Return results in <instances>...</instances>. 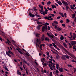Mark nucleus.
Returning <instances> with one entry per match:
<instances>
[{"mask_svg": "<svg viewBox=\"0 0 76 76\" xmlns=\"http://www.w3.org/2000/svg\"><path fill=\"white\" fill-rule=\"evenodd\" d=\"M42 4H43V5H44V2L43 1L42 2Z\"/></svg>", "mask_w": 76, "mask_h": 76, "instance_id": "nucleus-63", "label": "nucleus"}, {"mask_svg": "<svg viewBox=\"0 0 76 76\" xmlns=\"http://www.w3.org/2000/svg\"><path fill=\"white\" fill-rule=\"evenodd\" d=\"M52 7L53 9H54V8H56V6L54 5H52Z\"/></svg>", "mask_w": 76, "mask_h": 76, "instance_id": "nucleus-22", "label": "nucleus"}, {"mask_svg": "<svg viewBox=\"0 0 76 76\" xmlns=\"http://www.w3.org/2000/svg\"><path fill=\"white\" fill-rule=\"evenodd\" d=\"M59 70L61 72H63V69L62 68H59Z\"/></svg>", "mask_w": 76, "mask_h": 76, "instance_id": "nucleus-15", "label": "nucleus"}, {"mask_svg": "<svg viewBox=\"0 0 76 76\" xmlns=\"http://www.w3.org/2000/svg\"><path fill=\"white\" fill-rule=\"evenodd\" d=\"M9 53L10 54H11L12 55L13 54V53H12V52H11V51H10V50H9L8 52L6 51V54H7V55L8 56H9V57H11V55H10Z\"/></svg>", "mask_w": 76, "mask_h": 76, "instance_id": "nucleus-5", "label": "nucleus"}, {"mask_svg": "<svg viewBox=\"0 0 76 76\" xmlns=\"http://www.w3.org/2000/svg\"><path fill=\"white\" fill-rule=\"evenodd\" d=\"M60 39L62 41L64 39V37L63 36L61 35V37L60 38Z\"/></svg>", "mask_w": 76, "mask_h": 76, "instance_id": "nucleus-20", "label": "nucleus"}, {"mask_svg": "<svg viewBox=\"0 0 76 76\" xmlns=\"http://www.w3.org/2000/svg\"><path fill=\"white\" fill-rule=\"evenodd\" d=\"M42 41H43L44 40V35H43L42 37L41 38Z\"/></svg>", "mask_w": 76, "mask_h": 76, "instance_id": "nucleus-18", "label": "nucleus"}, {"mask_svg": "<svg viewBox=\"0 0 76 76\" xmlns=\"http://www.w3.org/2000/svg\"><path fill=\"white\" fill-rule=\"evenodd\" d=\"M72 18H75V14H73V15H72Z\"/></svg>", "mask_w": 76, "mask_h": 76, "instance_id": "nucleus-42", "label": "nucleus"}, {"mask_svg": "<svg viewBox=\"0 0 76 76\" xmlns=\"http://www.w3.org/2000/svg\"><path fill=\"white\" fill-rule=\"evenodd\" d=\"M70 8L71 9H73V10H75V8L73 7V6L72 5H70Z\"/></svg>", "mask_w": 76, "mask_h": 76, "instance_id": "nucleus-23", "label": "nucleus"}, {"mask_svg": "<svg viewBox=\"0 0 76 76\" xmlns=\"http://www.w3.org/2000/svg\"><path fill=\"white\" fill-rule=\"evenodd\" d=\"M60 16L57 17V19H60Z\"/></svg>", "mask_w": 76, "mask_h": 76, "instance_id": "nucleus-62", "label": "nucleus"}, {"mask_svg": "<svg viewBox=\"0 0 76 76\" xmlns=\"http://www.w3.org/2000/svg\"><path fill=\"white\" fill-rule=\"evenodd\" d=\"M74 20L75 22H76V17H75Z\"/></svg>", "mask_w": 76, "mask_h": 76, "instance_id": "nucleus-54", "label": "nucleus"}, {"mask_svg": "<svg viewBox=\"0 0 76 76\" xmlns=\"http://www.w3.org/2000/svg\"><path fill=\"white\" fill-rule=\"evenodd\" d=\"M45 29V27L44 26L43 27H42V31L44 32Z\"/></svg>", "mask_w": 76, "mask_h": 76, "instance_id": "nucleus-21", "label": "nucleus"}, {"mask_svg": "<svg viewBox=\"0 0 76 76\" xmlns=\"http://www.w3.org/2000/svg\"><path fill=\"white\" fill-rule=\"evenodd\" d=\"M21 51H20L19 53H20V54H23V53H22Z\"/></svg>", "mask_w": 76, "mask_h": 76, "instance_id": "nucleus-56", "label": "nucleus"}, {"mask_svg": "<svg viewBox=\"0 0 76 76\" xmlns=\"http://www.w3.org/2000/svg\"><path fill=\"white\" fill-rule=\"evenodd\" d=\"M52 17L51 16H50L49 17H47L45 16L44 18V19H48V20H52L53 18H51Z\"/></svg>", "mask_w": 76, "mask_h": 76, "instance_id": "nucleus-3", "label": "nucleus"}, {"mask_svg": "<svg viewBox=\"0 0 76 76\" xmlns=\"http://www.w3.org/2000/svg\"><path fill=\"white\" fill-rule=\"evenodd\" d=\"M29 15L30 16V17H31V18H33V17H34L35 16V15H32V14L31 13H29Z\"/></svg>", "mask_w": 76, "mask_h": 76, "instance_id": "nucleus-12", "label": "nucleus"}, {"mask_svg": "<svg viewBox=\"0 0 76 76\" xmlns=\"http://www.w3.org/2000/svg\"><path fill=\"white\" fill-rule=\"evenodd\" d=\"M60 22L61 23H63V21L62 20H61L60 21Z\"/></svg>", "mask_w": 76, "mask_h": 76, "instance_id": "nucleus-55", "label": "nucleus"}, {"mask_svg": "<svg viewBox=\"0 0 76 76\" xmlns=\"http://www.w3.org/2000/svg\"><path fill=\"white\" fill-rule=\"evenodd\" d=\"M57 3H58V4H59V5H60V6L62 5L63 4H62V3L60 1H58L57 2Z\"/></svg>", "mask_w": 76, "mask_h": 76, "instance_id": "nucleus-14", "label": "nucleus"}, {"mask_svg": "<svg viewBox=\"0 0 76 76\" xmlns=\"http://www.w3.org/2000/svg\"><path fill=\"white\" fill-rule=\"evenodd\" d=\"M50 4L51 2H50V1H49L47 3V5H50Z\"/></svg>", "mask_w": 76, "mask_h": 76, "instance_id": "nucleus-29", "label": "nucleus"}, {"mask_svg": "<svg viewBox=\"0 0 76 76\" xmlns=\"http://www.w3.org/2000/svg\"><path fill=\"white\" fill-rule=\"evenodd\" d=\"M37 25H39V24H42V22H41L37 21Z\"/></svg>", "mask_w": 76, "mask_h": 76, "instance_id": "nucleus-27", "label": "nucleus"}, {"mask_svg": "<svg viewBox=\"0 0 76 76\" xmlns=\"http://www.w3.org/2000/svg\"><path fill=\"white\" fill-rule=\"evenodd\" d=\"M70 35H71V38H72L73 36H72V33H70Z\"/></svg>", "mask_w": 76, "mask_h": 76, "instance_id": "nucleus-53", "label": "nucleus"}, {"mask_svg": "<svg viewBox=\"0 0 76 76\" xmlns=\"http://www.w3.org/2000/svg\"><path fill=\"white\" fill-rule=\"evenodd\" d=\"M45 24H46V25H49V23H46Z\"/></svg>", "mask_w": 76, "mask_h": 76, "instance_id": "nucleus-64", "label": "nucleus"}, {"mask_svg": "<svg viewBox=\"0 0 76 76\" xmlns=\"http://www.w3.org/2000/svg\"><path fill=\"white\" fill-rule=\"evenodd\" d=\"M62 26H64V27H65V26H66V25L64 24H63L62 25Z\"/></svg>", "mask_w": 76, "mask_h": 76, "instance_id": "nucleus-51", "label": "nucleus"}, {"mask_svg": "<svg viewBox=\"0 0 76 76\" xmlns=\"http://www.w3.org/2000/svg\"><path fill=\"white\" fill-rule=\"evenodd\" d=\"M4 68L6 70H7V71H9V69H8L7 68L6 66H5Z\"/></svg>", "mask_w": 76, "mask_h": 76, "instance_id": "nucleus-41", "label": "nucleus"}, {"mask_svg": "<svg viewBox=\"0 0 76 76\" xmlns=\"http://www.w3.org/2000/svg\"><path fill=\"white\" fill-rule=\"evenodd\" d=\"M71 61H72V62H75V63H76V61H75L74 60H71Z\"/></svg>", "mask_w": 76, "mask_h": 76, "instance_id": "nucleus-61", "label": "nucleus"}, {"mask_svg": "<svg viewBox=\"0 0 76 76\" xmlns=\"http://www.w3.org/2000/svg\"><path fill=\"white\" fill-rule=\"evenodd\" d=\"M55 73L57 75H58V71L56 70V71Z\"/></svg>", "mask_w": 76, "mask_h": 76, "instance_id": "nucleus-25", "label": "nucleus"}, {"mask_svg": "<svg viewBox=\"0 0 76 76\" xmlns=\"http://www.w3.org/2000/svg\"><path fill=\"white\" fill-rule=\"evenodd\" d=\"M45 61V58H42V61L41 60L42 62V64L43 65H44V61Z\"/></svg>", "mask_w": 76, "mask_h": 76, "instance_id": "nucleus-26", "label": "nucleus"}, {"mask_svg": "<svg viewBox=\"0 0 76 76\" xmlns=\"http://www.w3.org/2000/svg\"><path fill=\"white\" fill-rule=\"evenodd\" d=\"M68 67H72V65L70 64H68Z\"/></svg>", "mask_w": 76, "mask_h": 76, "instance_id": "nucleus-39", "label": "nucleus"}, {"mask_svg": "<svg viewBox=\"0 0 76 76\" xmlns=\"http://www.w3.org/2000/svg\"><path fill=\"white\" fill-rule=\"evenodd\" d=\"M65 57H66L65 55H64L62 57V59H63L64 60L65 59Z\"/></svg>", "mask_w": 76, "mask_h": 76, "instance_id": "nucleus-28", "label": "nucleus"}, {"mask_svg": "<svg viewBox=\"0 0 76 76\" xmlns=\"http://www.w3.org/2000/svg\"><path fill=\"white\" fill-rule=\"evenodd\" d=\"M56 69L57 70H58L60 67L59 66V65L58 64H56Z\"/></svg>", "mask_w": 76, "mask_h": 76, "instance_id": "nucleus-10", "label": "nucleus"}, {"mask_svg": "<svg viewBox=\"0 0 76 76\" xmlns=\"http://www.w3.org/2000/svg\"><path fill=\"white\" fill-rule=\"evenodd\" d=\"M66 15H67V14H66V13H64V15L65 18H66L67 17Z\"/></svg>", "mask_w": 76, "mask_h": 76, "instance_id": "nucleus-44", "label": "nucleus"}, {"mask_svg": "<svg viewBox=\"0 0 76 76\" xmlns=\"http://www.w3.org/2000/svg\"><path fill=\"white\" fill-rule=\"evenodd\" d=\"M51 66L53 68V69H54V68L55 67V64H53V65L52 64Z\"/></svg>", "mask_w": 76, "mask_h": 76, "instance_id": "nucleus-24", "label": "nucleus"}, {"mask_svg": "<svg viewBox=\"0 0 76 76\" xmlns=\"http://www.w3.org/2000/svg\"><path fill=\"white\" fill-rule=\"evenodd\" d=\"M52 26H54L55 25V24L54 23H52Z\"/></svg>", "mask_w": 76, "mask_h": 76, "instance_id": "nucleus-60", "label": "nucleus"}, {"mask_svg": "<svg viewBox=\"0 0 76 76\" xmlns=\"http://www.w3.org/2000/svg\"><path fill=\"white\" fill-rule=\"evenodd\" d=\"M49 63H50V64L51 66L53 64V62L51 61H49Z\"/></svg>", "mask_w": 76, "mask_h": 76, "instance_id": "nucleus-32", "label": "nucleus"}, {"mask_svg": "<svg viewBox=\"0 0 76 76\" xmlns=\"http://www.w3.org/2000/svg\"><path fill=\"white\" fill-rule=\"evenodd\" d=\"M63 48L64 50V51H65V52H66V53H68V54L69 55V56H71V54H70V53L69 52H68V51H67V50H66V49L64 48Z\"/></svg>", "mask_w": 76, "mask_h": 76, "instance_id": "nucleus-8", "label": "nucleus"}, {"mask_svg": "<svg viewBox=\"0 0 76 76\" xmlns=\"http://www.w3.org/2000/svg\"><path fill=\"white\" fill-rule=\"evenodd\" d=\"M26 72L27 74V75H28V72H29V70L27 69H26Z\"/></svg>", "mask_w": 76, "mask_h": 76, "instance_id": "nucleus-35", "label": "nucleus"}, {"mask_svg": "<svg viewBox=\"0 0 76 76\" xmlns=\"http://www.w3.org/2000/svg\"><path fill=\"white\" fill-rule=\"evenodd\" d=\"M53 50H54V51H56V52H58V51H57V50H56L55 49H54V48H53Z\"/></svg>", "mask_w": 76, "mask_h": 76, "instance_id": "nucleus-58", "label": "nucleus"}, {"mask_svg": "<svg viewBox=\"0 0 76 76\" xmlns=\"http://www.w3.org/2000/svg\"><path fill=\"white\" fill-rule=\"evenodd\" d=\"M53 74H52V72H50V75L49 76H52Z\"/></svg>", "mask_w": 76, "mask_h": 76, "instance_id": "nucleus-45", "label": "nucleus"}, {"mask_svg": "<svg viewBox=\"0 0 76 76\" xmlns=\"http://www.w3.org/2000/svg\"><path fill=\"white\" fill-rule=\"evenodd\" d=\"M40 11L41 13H42V12H43V8H41V10H40Z\"/></svg>", "mask_w": 76, "mask_h": 76, "instance_id": "nucleus-36", "label": "nucleus"}, {"mask_svg": "<svg viewBox=\"0 0 76 76\" xmlns=\"http://www.w3.org/2000/svg\"><path fill=\"white\" fill-rule=\"evenodd\" d=\"M73 37L72 40H75V38H76V34H75V33H73Z\"/></svg>", "mask_w": 76, "mask_h": 76, "instance_id": "nucleus-11", "label": "nucleus"}, {"mask_svg": "<svg viewBox=\"0 0 76 76\" xmlns=\"http://www.w3.org/2000/svg\"><path fill=\"white\" fill-rule=\"evenodd\" d=\"M71 43L72 45H74L76 44V41H72Z\"/></svg>", "mask_w": 76, "mask_h": 76, "instance_id": "nucleus-7", "label": "nucleus"}, {"mask_svg": "<svg viewBox=\"0 0 76 76\" xmlns=\"http://www.w3.org/2000/svg\"><path fill=\"white\" fill-rule=\"evenodd\" d=\"M61 2L63 4H64L65 5V6L66 7V10H68L69 9H70V8L67 5H68V3H67L66 2L64 1V0H61Z\"/></svg>", "mask_w": 76, "mask_h": 76, "instance_id": "nucleus-2", "label": "nucleus"}, {"mask_svg": "<svg viewBox=\"0 0 76 76\" xmlns=\"http://www.w3.org/2000/svg\"><path fill=\"white\" fill-rule=\"evenodd\" d=\"M63 45H64V47H65L66 48H67V45H66V44L64 43H63Z\"/></svg>", "mask_w": 76, "mask_h": 76, "instance_id": "nucleus-19", "label": "nucleus"}, {"mask_svg": "<svg viewBox=\"0 0 76 76\" xmlns=\"http://www.w3.org/2000/svg\"><path fill=\"white\" fill-rule=\"evenodd\" d=\"M51 51L52 52V53H55V54L56 53V52H54V51L53 50H51Z\"/></svg>", "mask_w": 76, "mask_h": 76, "instance_id": "nucleus-52", "label": "nucleus"}, {"mask_svg": "<svg viewBox=\"0 0 76 76\" xmlns=\"http://www.w3.org/2000/svg\"><path fill=\"white\" fill-rule=\"evenodd\" d=\"M33 10H34V11H37V9H36V8L35 7L33 8Z\"/></svg>", "mask_w": 76, "mask_h": 76, "instance_id": "nucleus-50", "label": "nucleus"}, {"mask_svg": "<svg viewBox=\"0 0 76 76\" xmlns=\"http://www.w3.org/2000/svg\"><path fill=\"white\" fill-rule=\"evenodd\" d=\"M60 14L61 16H62V17H63V18L64 17V15H63V13H60Z\"/></svg>", "mask_w": 76, "mask_h": 76, "instance_id": "nucleus-34", "label": "nucleus"}, {"mask_svg": "<svg viewBox=\"0 0 76 76\" xmlns=\"http://www.w3.org/2000/svg\"><path fill=\"white\" fill-rule=\"evenodd\" d=\"M73 69H74V72H76V69L75 68H73Z\"/></svg>", "mask_w": 76, "mask_h": 76, "instance_id": "nucleus-48", "label": "nucleus"}, {"mask_svg": "<svg viewBox=\"0 0 76 76\" xmlns=\"http://www.w3.org/2000/svg\"><path fill=\"white\" fill-rule=\"evenodd\" d=\"M57 30L58 31H61V28L58 27L57 28Z\"/></svg>", "mask_w": 76, "mask_h": 76, "instance_id": "nucleus-17", "label": "nucleus"}, {"mask_svg": "<svg viewBox=\"0 0 76 76\" xmlns=\"http://www.w3.org/2000/svg\"><path fill=\"white\" fill-rule=\"evenodd\" d=\"M17 74L18 75H20V76L22 75V74L20 73V72H19V70H17Z\"/></svg>", "mask_w": 76, "mask_h": 76, "instance_id": "nucleus-9", "label": "nucleus"}, {"mask_svg": "<svg viewBox=\"0 0 76 76\" xmlns=\"http://www.w3.org/2000/svg\"><path fill=\"white\" fill-rule=\"evenodd\" d=\"M39 7L40 8V9H42V8L43 7V6H41V5H39Z\"/></svg>", "mask_w": 76, "mask_h": 76, "instance_id": "nucleus-40", "label": "nucleus"}, {"mask_svg": "<svg viewBox=\"0 0 76 76\" xmlns=\"http://www.w3.org/2000/svg\"><path fill=\"white\" fill-rule=\"evenodd\" d=\"M70 22V21L69 19H66V22L67 23H68V22Z\"/></svg>", "mask_w": 76, "mask_h": 76, "instance_id": "nucleus-46", "label": "nucleus"}, {"mask_svg": "<svg viewBox=\"0 0 76 76\" xmlns=\"http://www.w3.org/2000/svg\"><path fill=\"white\" fill-rule=\"evenodd\" d=\"M49 67H50V69L51 70H53V68H52V67H51V65H50V64H49Z\"/></svg>", "mask_w": 76, "mask_h": 76, "instance_id": "nucleus-31", "label": "nucleus"}, {"mask_svg": "<svg viewBox=\"0 0 76 76\" xmlns=\"http://www.w3.org/2000/svg\"><path fill=\"white\" fill-rule=\"evenodd\" d=\"M41 44V39L39 38L37 39V42L36 43V45L37 47H38L39 46V44H40L39 48H42V44Z\"/></svg>", "mask_w": 76, "mask_h": 76, "instance_id": "nucleus-1", "label": "nucleus"}, {"mask_svg": "<svg viewBox=\"0 0 76 76\" xmlns=\"http://www.w3.org/2000/svg\"><path fill=\"white\" fill-rule=\"evenodd\" d=\"M51 16H52L53 17H54L55 16V15L53 14H50Z\"/></svg>", "mask_w": 76, "mask_h": 76, "instance_id": "nucleus-37", "label": "nucleus"}, {"mask_svg": "<svg viewBox=\"0 0 76 76\" xmlns=\"http://www.w3.org/2000/svg\"><path fill=\"white\" fill-rule=\"evenodd\" d=\"M16 50H18V51L19 53L20 51H22V50L20 49L19 48H16Z\"/></svg>", "mask_w": 76, "mask_h": 76, "instance_id": "nucleus-13", "label": "nucleus"}, {"mask_svg": "<svg viewBox=\"0 0 76 76\" xmlns=\"http://www.w3.org/2000/svg\"><path fill=\"white\" fill-rule=\"evenodd\" d=\"M47 34L48 37H49L50 39H52L53 38H54V37L53 36V34H51L49 33H47Z\"/></svg>", "mask_w": 76, "mask_h": 76, "instance_id": "nucleus-4", "label": "nucleus"}, {"mask_svg": "<svg viewBox=\"0 0 76 76\" xmlns=\"http://www.w3.org/2000/svg\"><path fill=\"white\" fill-rule=\"evenodd\" d=\"M52 44L53 45V47H55V48H56V49H57V50H58V51L60 50V49H59V48H58V47L57 46V45H56L55 43H53Z\"/></svg>", "mask_w": 76, "mask_h": 76, "instance_id": "nucleus-6", "label": "nucleus"}, {"mask_svg": "<svg viewBox=\"0 0 76 76\" xmlns=\"http://www.w3.org/2000/svg\"><path fill=\"white\" fill-rule=\"evenodd\" d=\"M45 40H46V41H48L49 42L50 41V39H49L47 37H46L45 38Z\"/></svg>", "mask_w": 76, "mask_h": 76, "instance_id": "nucleus-16", "label": "nucleus"}, {"mask_svg": "<svg viewBox=\"0 0 76 76\" xmlns=\"http://www.w3.org/2000/svg\"><path fill=\"white\" fill-rule=\"evenodd\" d=\"M21 51H20L19 53H20V54H23V53H22Z\"/></svg>", "mask_w": 76, "mask_h": 76, "instance_id": "nucleus-57", "label": "nucleus"}, {"mask_svg": "<svg viewBox=\"0 0 76 76\" xmlns=\"http://www.w3.org/2000/svg\"><path fill=\"white\" fill-rule=\"evenodd\" d=\"M42 72H43V73H47V71H46V70H44L43 71V70H42Z\"/></svg>", "mask_w": 76, "mask_h": 76, "instance_id": "nucleus-30", "label": "nucleus"}, {"mask_svg": "<svg viewBox=\"0 0 76 76\" xmlns=\"http://www.w3.org/2000/svg\"><path fill=\"white\" fill-rule=\"evenodd\" d=\"M69 48H71V47H72V45H70V44H69Z\"/></svg>", "mask_w": 76, "mask_h": 76, "instance_id": "nucleus-59", "label": "nucleus"}, {"mask_svg": "<svg viewBox=\"0 0 76 76\" xmlns=\"http://www.w3.org/2000/svg\"><path fill=\"white\" fill-rule=\"evenodd\" d=\"M71 56L72 57H73V58H74V59L76 58V57H75V56H74V55H72Z\"/></svg>", "mask_w": 76, "mask_h": 76, "instance_id": "nucleus-43", "label": "nucleus"}, {"mask_svg": "<svg viewBox=\"0 0 76 76\" xmlns=\"http://www.w3.org/2000/svg\"><path fill=\"white\" fill-rule=\"evenodd\" d=\"M53 22L54 23H56V24H58V23L57 22V21H54Z\"/></svg>", "mask_w": 76, "mask_h": 76, "instance_id": "nucleus-38", "label": "nucleus"}, {"mask_svg": "<svg viewBox=\"0 0 76 76\" xmlns=\"http://www.w3.org/2000/svg\"><path fill=\"white\" fill-rule=\"evenodd\" d=\"M41 27V26H37V29H38V30L39 29H40V28Z\"/></svg>", "mask_w": 76, "mask_h": 76, "instance_id": "nucleus-33", "label": "nucleus"}, {"mask_svg": "<svg viewBox=\"0 0 76 76\" xmlns=\"http://www.w3.org/2000/svg\"><path fill=\"white\" fill-rule=\"evenodd\" d=\"M55 27V29H57V25H55V26H54Z\"/></svg>", "mask_w": 76, "mask_h": 76, "instance_id": "nucleus-47", "label": "nucleus"}, {"mask_svg": "<svg viewBox=\"0 0 76 76\" xmlns=\"http://www.w3.org/2000/svg\"><path fill=\"white\" fill-rule=\"evenodd\" d=\"M65 57H66V58H68V59L69 58V56H67Z\"/></svg>", "mask_w": 76, "mask_h": 76, "instance_id": "nucleus-49", "label": "nucleus"}]
</instances>
